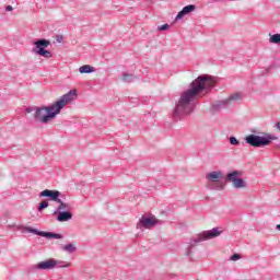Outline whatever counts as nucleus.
Returning <instances> with one entry per match:
<instances>
[{"label": "nucleus", "mask_w": 280, "mask_h": 280, "mask_svg": "<svg viewBox=\"0 0 280 280\" xmlns=\"http://www.w3.org/2000/svg\"><path fill=\"white\" fill-rule=\"evenodd\" d=\"M165 30H170V25L168 24H163L162 26H160V31L161 32H165Z\"/></svg>", "instance_id": "24"}, {"label": "nucleus", "mask_w": 280, "mask_h": 280, "mask_svg": "<svg viewBox=\"0 0 280 280\" xmlns=\"http://www.w3.org/2000/svg\"><path fill=\"white\" fill-rule=\"evenodd\" d=\"M278 231H280V224L277 225Z\"/></svg>", "instance_id": "29"}, {"label": "nucleus", "mask_w": 280, "mask_h": 280, "mask_svg": "<svg viewBox=\"0 0 280 280\" xmlns=\"http://www.w3.org/2000/svg\"><path fill=\"white\" fill-rule=\"evenodd\" d=\"M230 143H231L232 145H240V141H238L237 138H235V137H231V138H230Z\"/></svg>", "instance_id": "22"}, {"label": "nucleus", "mask_w": 280, "mask_h": 280, "mask_svg": "<svg viewBox=\"0 0 280 280\" xmlns=\"http://www.w3.org/2000/svg\"><path fill=\"white\" fill-rule=\"evenodd\" d=\"M208 180H211L212 183H218L220 178H222L221 172H212L207 175Z\"/></svg>", "instance_id": "11"}, {"label": "nucleus", "mask_w": 280, "mask_h": 280, "mask_svg": "<svg viewBox=\"0 0 280 280\" xmlns=\"http://www.w3.org/2000/svg\"><path fill=\"white\" fill-rule=\"evenodd\" d=\"M233 187H235V189H244V187H246V182H244V179L242 178H237L235 183L232 184Z\"/></svg>", "instance_id": "14"}, {"label": "nucleus", "mask_w": 280, "mask_h": 280, "mask_svg": "<svg viewBox=\"0 0 280 280\" xmlns=\"http://www.w3.org/2000/svg\"><path fill=\"white\" fill-rule=\"evenodd\" d=\"M128 78H130V74H124V75H122V81H124V82H127V81H128Z\"/></svg>", "instance_id": "25"}, {"label": "nucleus", "mask_w": 280, "mask_h": 280, "mask_svg": "<svg viewBox=\"0 0 280 280\" xmlns=\"http://www.w3.org/2000/svg\"><path fill=\"white\" fill-rule=\"evenodd\" d=\"M5 10H7V12H12V5H8L7 8H5Z\"/></svg>", "instance_id": "26"}, {"label": "nucleus", "mask_w": 280, "mask_h": 280, "mask_svg": "<svg viewBox=\"0 0 280 280\" xmlns=\"http://www.w3.org/2000/svg\"><path fill=\"white\" fill-rule=\"evenodd\" d=\"M245 141L249 145H253V148H264V145H270L271 143L270 139L255 135L247 136Z\"/></svg>", "instance_id": "4"}, {"label": "nucleus", "mask_w": 280, "mask_h": 280, "mask_svg": "<svg viewBox=\"0 0 280 280\" xmlns=\"http://www.w3.org/2000/svg\"><path fill=\"white\" fill-rule=\"evenodd\" d=\"M196 10V5L189 4L183 8V10L176 15V19H183V16H186V14H189Z\"/></svg>", "instance_id": "9"}, {"label": "nucleus", "mask_w": 280, "mask_h": 280, "mask_svg": "<svg viewBox=\"0 0 280 280\" xmlns=\"http://www.w3.org/2000/svg\"><path fill=\"white\" fill-rule=\"evenodd\" d=\"M73 218V214L69 211L60 212L57 217L58 222H67Z\"/></svg>", "instance_id": "10"}, {"label": "nucleus", "mask_w": 280, "mask_h": 280, "mask_svg": "<svg viewBox=\"0 0 280 280\" xmlns=\"http://www.w3.org/2000/svg\"><path fill=\"white\" fill-rule=\"evenodd\" d=\"M140 224L144 228V229H150L152 226H155V224H159V220L156 219V217H150V218H142L140 220Z\"/></svg>", "instance_id": "8"}, {"label": "nucleus", "mask_w": 280, "mask_h": 280, "mask_svg": "<svg viewBox=\"0 0 280 280\" xmlns=\"http://www.w3.org/2000/svg\"><path fill=\"white\" fill-rule=\"evenodd\" d=\"M277 128H278V130H280V121H278Z\"/></svg>", "instance_id": "28"}, {"label": "nucleus", "mask_w": 280, "mask_h": 280, "mask_svg": "<svg viewBox=\"0 0 280 280\" xmlns=\"http://www.w3.org/2000/svg\"><path fill=\"white\" fill-rule=\"evenodd\" d=\"M238 259H242V256H241L240 254H234V255H232V257H231V260H232V261H238Z\"/></svg>", "instance_id": "23"}, {"label": "nucleus", "mask_w": 280, "mask_h": 280, "mask_svg": "<svg viewBox=\"0 0 280 280\" xmlns=\"http://www.w3.org/2000/svg\"><path fill=\"white\" fill-rule=\"evenodd\" d=\"M269 139H273L272 137H269Z\"/></svg>", "instance_id": "31"}, {"label": "nucleus", "mask_w": 280, "mask_h": 280, "mask_svg": "<svg viewBox=\"0 0 280 280\" xmlns=\"http://www.w3.org/2000/svg\"><path fill=\"white\" fill-rule=\"evenodd\" d=\"M222 232L214 228L210 231H206L200 235V240H213V237H220Z\"/></svg>", "instance_id": "7"}, {"label": "nucleus", "mask_w": 280, "mask_h": 280, "mask_svg": "<svg viewBox=\"0 0 280 280\" xmlns=\"http://www.w3.org/2000/svg\"><path fill=\"white\" fill-rule=\"evenodd\" d=\"M63 250H66L67 253H73V250H75V245L68 244V245L63 246Z\"/></svg>", "instance_id": "19"}, {"label": "nucleus", "mask_w": 280, "mask_h": 280, "mask_svg": "<svg viewBox=\"0 0 280 280\" xmlns=\"http://www.w3.org/2000/svg\"><path fill=\"white\" fill-rule=\"evenodd\" d=\"M23 231L25 233H33L34 235H40V232L36 231V229H34L32 226H24Z\"/></svg>", "instance_id": "18"}, {"label": "nucleus", "mask_w": 280, "mask_h": 280, "mask_svg": "<svg viewBox=\"0 0 280 280\" xmlns=\"http://www.w3.org/2000/svg\"><path fill=\"white\" fill-rule=\"evenodd\" d=\"M78 97V91L71 90L67 94L62 95L59 101L48 107L37 108L35 112V119L42 124L51 121L57 115H60V110L67 106L70 102H73Z\"/></svg>", "instance_id": "2"}, {"label": "nucleus", "mask_w": 280, "mask_h": 280, "mask_svg": "<svg viewBox=\"0 0 280 280\" xmlns=\"http://www.w3.org/2000/svg\"><path fill=\"white\" fill-rule=\"evenodd\" d=\"M79 71H80V73H93L94 69H93V67L85 65V66L80 67Z\"/></svg>", "instance_id": "16"}, {"label": "nucleus", "mask_w": 280, "mask_h": 280, "mask_svg": "<svg viewBox=\"0 0 280 280\" xmlns=\"http://www.w3.org/2000/svg\"><path fill=\"white\" fill-rule=\"evenodd\" d=\"M215 84V79L209 75L198 77L190 84V89L184 91L175 107V115H189L194 110V100L200 95V92L211 89Z\"/></svg>", "instance_id": "1"}, {"label": "nucleus", "mask_w": 280, "mask_h": 280, "mask_svg": "<svg viewBox=\"0 0 280 280\" xmlns=\"http://www.w3.org/2000/svg\"><path fill=\"white\" fill-rule=\"evenodd\" d=\"M34 45V54H37V56H43V58H51V51L45 50L46 47H49L51 45V42L47 39H39L35 42Z\"/></svg>", "instance_id": "3"}, {"label": "nucleus", "mask_w": 280, "mask_h": 280, "mask_svg": "<svg viewBox=\"0 0 280 280\" xmlns=\"http://www.w3.org/2000/svg\"><path fill=\"white\" fill-rule=\"evenodd\" d=\"M47 207H49V202H48L47 200L42 201V202L39 203L38 211H43V209H47Z\"/></svg>", "instance_id": "20"}, {"label": "nucleus", "mask_w": 280, "mask_h": 280, "mask_svg": "<svg viewBox=\"0 0 280 280\" xmlns=\"http://www.w3.org/2000/svg\"><path fill=\"white\" fill-rule=\"evenodd\" d=\"M39 235H42V237H47L48 240H62V235L51 232H39Z\"/></svg>", "instance_id": "13"}, {"label": "nucleus", "mask_w": 280, "mask_h": 280, "mask_svg": "<svg viewBox=\"0 0 280 280\" xmlns=\"http://www.w3.org/2000/svg\"><path fill=\"white\" fill-rule=\"evenodd\" d=\"M58 205H59V208H58L59 211H65L69 207L67 203L62 202L61 199H60V202H58Z\"/></svg>", "instance_id": "21"}, {"label": "nucleus", "mask_w": 280, "mask_h": 280, "mask_svg": "<svg viewBox=\"0 0 280 280\" xmlns=\"http://www.w3.org/2000/svg\"><path fill=\"white\" fill-rule=\"evenodd\" d=\"M240 178V171H234L230 174H228L225 180H228V183H232V185Z\"/></svg>", "instance_id": "12"}, {"label": "nucleus", "mask_w": 280, "mask_h": 280, "mask_svg": "<svg viewBox=\"0 0 280 280\" xmlns=\"http://www.w3.org/2000/svg\"><path fill=\"white\" fill-rule=\"evenodd\" d=\"M242 100V95L240 94H233L231 95L226 101L225 104H233V102H240Z\"/></svg>", "instance_id": "15"}, {"label": "nucleus", "mask_w": 280, "mask_h": 280, "mask_svg": "<svg viewBox=\"0 0 280 280\" xmlns=\"http://www.w3.org/2000/svg\"><path fill=\"white\" fill-rule=\"evenodd\" d=\"M39 196L42 198H50L54 202H60V191L58 190L45 189L39 194Z\"/></svg>", "instance_id": "6"}, {"label": "nucleus", "mask_w": 280, "mask_h": 280, "mask_svg": "<svg viewBox=\"0 0 280 280\" xmlns=\"http://www.w3.org/2000/svg\"><path fill=\"white\" fill-rule=\"evenodd\" d=\"M269 43H272L273 45H279L280 34L271 35L270 38H269Z\"/></svg>", "instance_id": "17"}, {"label": "nucleus", "mask_w": 280, "mask_h": 280, "mask_svg": "<svg viewBox=\"0 0 280 280\" xmlns=\"http://www.w3.org/2000/svg\"><path fill=\"white\" fill-rule=\"evenodd\" d=\"M26 113H32V110H30V109H26Z\"/></svg>", "instance_id": "30"}, {"label": "nucleus", "mask_w": 280, "mask_h": 280, "mask_svg": "<svg viewBox=\"0 0 280 280\" xmlns=\"http://www.w3.org/2000/svg\"><path fill=\"white\" fill-rule=\"evenodd\" d=\"M58 264H62V261H58L56 259H48V260L38 262L35 266V268H36V270H52V268H56V266H58Z\"/></svg>", "instance_id": "5"}, {"label": "nucleus", "mask_w": 280, "mask_h": 280, "mask_svg": "<svg viewBox=\"0 0 280 280\" xmlns=\"http://www.w3.org/2000/svg\"><path fill=\"white\" fill-rule=\"evenodd\" d=\"M69 266H71V264H70V262H67L66 265L60 266V268H69Z\"/></svg>", "instance_id": "27"}]
</instances>
